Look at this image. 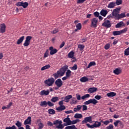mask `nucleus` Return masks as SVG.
Wrapping results in <instances>:
<instances>
[{
  "mask_svg": "<svg viewBox=\"0 0 129 129\" xmlns=\"http://www.w3.org/2000/svg\"><path fill=\"white\" fill-rule=\"evenodd\" d=\"M113 73L115 75H119L121 73V70L118 68L115 69L114 71H113Z\"/></svg>",
  "mask_w": 129,
  "mask_h": 129,
  "instance_id": "obj_26",
  "label": "nucleus"
},
{
  "mask_svg": "<svg viewBox=\"0 0 129 129\" xmlns=\"http://www.w3.org/2000/svg\"><path fill=\"white\" fill-rule=\"evenodd\" d=\"M0 32L1 33H4L6 32V26L5 24H2L0 25Z\"/></svg>",
  "mask_w": 129,
  "mask_h": 129,
  "instance_id": "obj_13",
  "label": "nucleus"
},
{
  "mask_svg": "<svg viewBox=\"0 0 129 129\" xmlns=\"http://www.w3.org/2000/svg\"><path fill=\"white\" fill-rule=\"evenodd\" d=\"M15 125L19 128L21 127L22 126V122H20L19 120L17 121Z\"/></svg>",
  "mask_w": 129,
  "mask_h": 129,
  "instance_id": "obj_41",
  "label": "nucleus"
},
{
  "mask_svg": "<svg viewBox=\"0 0 129 129\" xmlns=\"http://www.w3.org/2000/svg\"><path fill=\"white\" fill-rule=\"evenodd\" d=\"M47 102L45 100L43 101H41L40 104V106L42 107L45 106L46 107H47Z\"/></svg>",
  "mask_w": 129,
  "mask_h": 129,
  "instance_id": "obj_31",
  "label": "nucleus"
},
{
  "mask_svg": "<svg viewBox=\"0 0 129 129\" xmlns=\"http://www.w3.org/2000/svg\"><path fill=\"white\" fill-rule=\"evenodd\" d=\"M49 56V49H47L44 55V57H48Z\"/></svg>",
  "mask_w": 129,
  "mask_h": 129,
  "instance_id": "obj_48",
  "label": "nucleus"
},
{
  "mask_svg": "<svg viewBox=\"0 0 129 129\" xmlns=\"http://www.w3.org/2000/svg\"><path fill=\"white\" fill-rule=\"evenodd\" d=\"M116 6V4L115 3V2H113L111 3H110L108 4L107 8H108L109 9H112L114 8Z\"/></svg>",
  "mask_w": 129,
  "mask_h": 129,
  "instance_id": "obj_22",
  "label": "nucleus"
},
{
  "mask_svg": "<svg viewBox=\"0 0 129 129\" xmlns=\"http://www.w3.org/2000/svg\"><path fill=\"white\" fill-rule=\"evenodd\" d=\"M101 122H103L104 125H107L110 123L109 120H107L105 121H101Z\"/></svg>",
  "mask_w": 129,
  "mask_h": 129,
  "instance_id": "obj_50",
  "label": "nucleus"
},
{
  "mask_svg": "<svg viewBox=\"0 0 129 129\" xmlns=\"http://www.w3.org/2000/svg\"><path fill=\"white\" fill-rule=\"evenodd\" d=\"M47 105L49 107H53L54 104L52 103H51L50 101H47Z\"/></svg>",
  "mask_w": 129,
  "mask_h": 129,
  "instance_id": "obj_54",
  "label": "nucleus"
},
{
  "mask_svg": "<svg viewBox=\"0 0 129 129\" xmlns=\"http://www.w3.org/2000/svg\"><path fill=\"white\" fill-rule=\"evenodd\" d=\"M48 112L49 114H55V111L53 109H48Z\"/></svg>",
  "mask_w": 129,
  "mask_h": 129,
  "instance_id": "obj_35",
  "label": "nucleus"
},
{
  "mask_svg": "<svg viewBox=\"0 0 129 129\" xmlns=\"http://www.w3.org/2000/svg\"><path fill=\"white\" fill-rule=\"evenodd\" d=\"M38 125L39 126L38 129H42L44 127V124L42 122H40Z\"/></svg>",
  "mask_w": 129,
  "mask_h": 129,
  "instance_id": "obj_47",
  "label": "nucleus"
},
{
  "mask_svg": "<svg viewBox=\"0 0 129 129\" xmlns=\"http://www.w3.org/2000/svg\"><path fill=\"white\" fill-rule=\"evenodd\" d=\"M76 28L78 30H80L81 29H82V25L81 23H78L77 25H76Z\"/></svg>",
  "mask_w": 129,
  "mask_h": 129,
  "instance_id": "obj_51",
  "label": "nucleus"
},
{
  "mask_svg": "<svg viewBox=\"0 0 129 129\" xmlns=\"http://www.w3.org/2000/svg\"><path fill=\"white\" fill-rule=\"evenodd\" d=\"M66 109V107L65 106H59L57 108H56V110L58 112H61L63 110H65Z\"/></svg>",
  "mask_w": 129,
  "mask_h": 129,
  "instance_id": "obj_24",
  "label": "nucleus"
},
{
  "mask_svg": "<svg viewBox=\"0 0 129 129\" xmlns=\"http://www.w3.org/2000/svg\"><path fill=\"white\" fill-rule=\"evenodd\" d=\"M108 12L106 10L102 9L100 12V15L104 17H105Z\"/></svg>",
  "mask_w": 129,
  "mask_h": 129,
  "instance_id": "obj_20",
  "label": "nucleus"
},
{
  "mask_svg": "<svg viewBox=\"0 0 129 129\" xmlns=\"http://www.w3.org/2000/svg\"><path fill=\"white\" fill-rule=\"evenodd\" d=\"M106 129H113V124H109L108 126L106 127Z\"/></svg>",
  "mask_w": 129,
  "mask_h": 129,
  "instance_id": "obj_58",
  "label": "nucleus"
},
{
  "mask_svg": "<svg viewBox=\"0 0 129 129\" xmlns=\"http://www.w3.org/2000/svg\"><path fill=\"white\" fill-rule=\"evenodd\" d=\"M59 97H54L52 99H51V101L52 102H56L59 101Z\"/></svg>",
  "mask_w": 129,
  "mask_h": 129,
  "instance_id": "obj_32",
  "label": "nucleus"
},
{
  "mask_svg": "<svg viewBox=\"0 0 129 129\" xmlns=\"http://www.w3.org/2000/svg\"><path fill=\"white\" fill-rule=\"evenodd\" d=\"M98 23V19L97 18H93L91 20V27L93 28H97Z\"/></svg>",
  "mask_w": 129,
  "mask_h": 129,
  "instance_id": "obj_10",
  "label": "nucleus"
},
{
  "mask_svg": "<svg viewBox=\"0 0 129 129\" xmlns=\"http://www.w3.org/2000/svg\"><path fill=\"white\" fill-rule=\"evenodd\" d=\"M25 39V36H23L21 37H20L19 39H18L17 41V45H20L22 43Z\"/></svg>",
  "mask_w": 129,
  "mask_h": 129,
  "instance_id": "obj_23",
  "label": "nucleus"
},
{
  "mask_svg": "<svg viewBox=\"0 0 129 129\" xmlns=\"http://www.w3.org/2000/svg\"><path fill=\"white\" fill-rule=\"evenodd\" d=\"M58 32H59V29H55L53 31L51 32V33L53 35L56 34Z\"/></svg>",
  "mask_w": 129,
  "mask_h": 129,
  "instance_id": "obj_49",
  "label": "nucleus"
},
{
  "mask_svg": "<svg viewBox=\"0 0 129 129\" xmlns=\"http://www.w3.org/2000/svg\"><path fill=\"white\" fill-rule=\"evenodd\" d=\"M96 65V63L95 62V61H92L90 62L88 66L87 67V69H90L91 67H93V66H95Z\"/></svg>",
  "mask_w": 129,
  "mask_h": 129,
  "instance_id": "obj_28",
  "label": "nucleus"
},
{
  "mask_svg": "<svg viewBox=\"0 0 129 129\" xmlns=\"http://www.w3.org/2000/svg\"><path fill=\"white\" fill-rule=\"evenodd\" d=\"M92 123V116H87L84 118V119L82 121V124H85L87 122Z\"/></svg>",
  "mask_w": 129,
  "mask_h": 129,
  "instance_id": "obj_6",
  "label": "nucleus"
},
{
  "mask_svg": "<svg viewBox=\"0 0 129 129\" xmlns=\"http://www.w3.org/2000/svg\"><path fill=\"white\" fill-rule=\"evenodd\" d=\"M82 108V106L81 105H78L77 106V109L78 110V111H80Z\"/></svg>",
  "mask_w": 129,
  "mask_h": 129,
  "instance_id": "obj_63",
  "label": "nucleus"
},
{
  "mask_svg": "<svg viewBox=\"0 0 129 129\" xmlns=\"http://www.w3.org/2000/svg\"><path fill=\"white\" fill-rule=\"evenodd\" d=\"M110 47V44L109 43H107L105 45V49L108 50Z\"/></svg>",
  "mask_w": 129,
  "mask_h": 129,
  "instance_id": "obj_52",
  "label": "nucleus"
},
{
  "mask_svg": "<svg viewBox=\"0 0 129 129\" xmlns=\"http://www.w3.org/2000/svg\"><path fill=\"white\" fill-rule=\"evenodd\" d=\"M63 100H61V101H60L59 102H58V104L59 105V106H65L63 104Z\"/></svg>",
  "mask_w": 129,
  "mask_h": 129,
  "instance_id": "obj_57",
  "label": "nucleus"
},
{
  "mask_svg": "<svg viewBox=\"0 0 129 129\" xmlns=\"http://www.w3.org/2000/svg\"><path fill=\"white\" fill-rule=\"evenodd\" d=\"M62 123V121H59V120H56L55 121H54L53 124V125H57V124H61Z\"/></svg>",
  "mask_w": 129,
  "mask_h": 129,
  "instance_id": "obj_44",
  "label": "nucleus"
},
{
  "mask_svg": "<svg viewBox=\"0 0 129 129\" xmlns=\"http://www.w3.org/2000/svg\"><path fill=\"white\" fill-rule=\"evenodd\" d=\"M63 122L66 123V125H71V120H70V118L69 117V116H68V117H66L63 119Z\"/></svg>",
  "mask_w": 129,
  "mask_h": 129,
  "instance_id": "obj_14",
  "label": "nucleus"
},
{
  "mask_svg": "<svg viewBox=\"0 0 129 129\" xmlns=\"http://www.w3.org/2000/svg\"><path fill=\"white\" fill-rule=\"evenodd\" d=\"M89 80H91V79H89L87 77H83L81 78V79H80V81L83 83H85Z\"/></svg>",
  "mask_w": 129,
  "mask_h": 129,
  "instance_id": "obj_21",
  "label": "nucleus"
},
{
  "mask_svg": "<svg viewBox=\"0 0 129 129\" xmlns=\"http://www.w3.org/2000/svg\"><path fill=\"white\" fill-rule=\"evenodd\" d=\"M122 0H116V5L119 6L122 4Z\"/></svg>",
  "mask_w": 129,
  "mask_h": 129,
  "instance_id": "obj_46",
  "label": "nucleus"
},
{
  "mask_svg": "<svg viewBox=\"0 0 129 129\" xmlns=\"http://www.w3.org/2000/svg\"><path fill=\"white\" fill-rule=\"evenodd\" d=\"M94 124H96V126H95V127H99L101 125V122H95Z\"/></svg>",
  "mask_w": 129,
  "mask_h": 129,
  "instance_id": "obj_55",
  "label": "nucleus"
},
{
  "mask_svg": "<svg viewBox=\"0 0 129 129\" xmlns=\"http://www.w3.org/2000/svg\"><path fill=\"white\" fill-rule=\"evenodd\" d=\"M54 82V79L53 77H51L44 81V83L45 84V85H46V86L50 87L53 85Z\"/></svg>",
  "mask_w": 129,
  "mask_h": 129,
  "instance_id": "obj_1",
  "label": "nucleus"
},
{
  "mask_svg": "<svg viewBox=\"0 0 129 129\" xmlns=\"http://www.w3.org/2000/svg\"><path fill=\"white\" fill-rule=\"evenodd\" d=\"M71 69L72 71H76L77 69V66L76 64H75L71 68Z\"/></svg>",
  "mask_w": 129,
  "mask_h": 129,
  "instance_id": "obj_53",
  "label": "nucleus"
},
{
  "mask_svg": "<svg viewBox=\"0 0 129 129\" xmlns=\"http://www.w3.org/2000/svg\"><path fill=\"white\" fill-rule=\"evenodd\" d=\"M94 15L95 17L98 18V17L99 16V13L98 12H95L94 13Z\"/></svg>",
  "mask_w": 129,
  "mask_h": 129,
  "instance_id": "obj_62",
  "label": "nucleus"
},
{
  "mask_svg": "<svg viewBox=\"0 0 129 129\" xmlns=\"http://www.w3.org/2000/svg\"><path fill=\"white\" fill-rule=\"evenodd\" d=\"M123 24V22L122 21L119 22L117 24V25H115V28H120L122 26Z\"/></svg>",
  "mask_w": 129,
  "mask_h": 129,
  "instance_id": "obj_29",
  "label": "nucleus"
},
{
  "mask_svg": "<svg viewBox=\"0 0 129 129\" xmlns=\"http://www.w3.org/2000/svg\"><path fill=\"white\" fill-rule=\"evenodd\" d=\"M102 26L105 27L107 28H110L111 27V23L110 20H107V19H105L103 23H102Z\"/></svg>",
  "mask_w": 129,
  "mask_h": 129,
  "instance_id": "obj_3",
  "label": "nucleus"
},
{
  "mask_svg": "<svg viewBox=\"0 0 129 129\" xmlns=\"http://www.w3.org/2000/svg\"><path fill=\"white\" fill-rule=\"evenodd\" d=\"M71 71H70V70H68V71H67V72L66 73V76L67 77L70 78V76H71Z\"/></svg>",
  "mask_w": 129,
  "mask_h": 129,
  "instance_id": "obj_33",
  "label": "nucleus"
},
{
  "mask_svg": "<svg viewBox=\"0 0 129 129\" xmlns=\"http://www.w3.org/2000/svg\"><path fill=\"white\" fill-rule=\"evenodd\" d=\"M28 6H29V3L27 2H25L22 3V5L21 7H23L24 9H26Z\"/></svg>",
  "mask_w": 129,
  "mask_h": 129,
  "instance_id": "obj_38",
  "label": "nucleus"
},
{
  "mask_svg": "<svg viewBox=\"0 0 129 129\" xmlns=\"http://www.w3.org/2000/svg\"><path fill=\"white\" fill-rule=\"evenodd\" d=\"M50 68V66L49 64H48V65H46V66H45L42 67L41 69V71H44L45 70L48 69Z\"/></svg>",
  "mask_w": 129,
  "mask_h": 129,
  "instance_id": "obj_36",
  "label": "nucleus"
},
{
  "mask_svg": "<svg viewBox=\"0 0 129 129\" xmlns=\"http://www.w3.org/2000/svg\"><path fill=\"white\" fill-rule=\"evenodd\" d=\"M65 129H77V128L75 127V125H73L72 126H68L66 127Z\"/></svg>",
  "mask_w": 129,
  "mask_h": 129,
  "instance_id": "obj_40",
  "label": "nucleus"
},
{
  "mask_svg": "<svg viewBox=\"0 0 129 129\" xmlns=\"http://www.w3.org/2000/svg\"><path fill=\"white\" fill-rule=\"evenodd\" d=\"M124 55L125 56H128L129 55V47L125 49L124 50Z\"/></svg>",
  "mask_w": 129,
  "mask_h": 129,
  "instance_id": "obj_43",
  "label": "nucleus"
},
{
  "mask_svg": "<svg viewBox=\"0 0 129 129\" xmlns=\"http://www.w3.org/2000/svg\"><path fill=\"white\" fill-rule=\"evenodd\" d=\"M80 120L79 119H77L75 120H74L73 121H71V125L76 124L77 123L80 122Z\"/></svg>",
  "mask_w": 129,
  "mask_h": 129,
  "instance_id": "obj_34",
  "label": "nucleus"
},
{
  "mask_svg": "<svg viewBox=\"0 0 129 129\" xmlns=\"http://www.w3.org/2000/svg\"><path fill=\"white\" fill-rule=\"evenodd\" d=\"M85 45H82V44H79L78 45V48L80 49V50L82 51L83 49H85Z\"/></svg>",
  "mask_w": 129,
  "mask_h": 129,
  "instance_id": "obj_37",
  "label": "nucleus"
},
{
  "mask_svg": "<svg viewBox=\"0 0 129 129\" xmlns=\"http://www.w3.org/2000/svg\"><path fill=\"white\" fill-rule=\"evenodd\" d=\"M64 126L61 124V123L59 124L58 125L56 126V128H59V129H63Z\"/></svg>",
  "mask_w": 129,
  "mask_h": 129,
  "instance_id": "obj_59",
  "label": "nucleus"
},
{
  "mask_svg": "<svg viewBox=\"0 0 129 129\" xmlns=\"http://www.w3.org/2000/svg\"><path fill=\"white\" fill-rule=\"evenodd\" d=\"M73 98V96L72 95H69L68 96H66L64 97L63 101L65 102L68 103V102H69L70 100L71 99V98Z\"/></svg>",
  "mask_w": 129,
  "mask_h": 129,
  "instance_id": "obj_18",
  "label": "nucleus"
},
{
  "mask_svg": "<svg viewBox=\"0 0 129 129\" xmlns=\"http://www.w3.org/2000/svg\"><path fill=\"white\" fill-rule=\"evenodd\" d=\"M77 99L78 100H81L82 99V100H85L87 98L90 97V94H87L83 96L82 97H81L80 95L76 94Z\"/></svg>",
  "mask_w": 129,
  "mask_h": 129,
  "instance_id": "obj_9",
  "label": "nucleus"
},
{
  "mask_svg": "<svg viewBox=\"0 0 129 129\" xmlns=\"http://www.w3.org/2000/svg\"><path fill=\"white\" fill-rule=\"evenodd\" d=\"M5 129H17V127H16V126L13 125L12 127L7 126Z\"/></svg>",
  "mask_w": 129,
  "mask_h": 129,
  "instance_id": "obj_64",
  "label": "nucleus"
},
{
  "mask_svg": "<svg viewBox=\"0 0 129 129\" xmlns=\"http://www.w3.org/2000/svg\"><path fill=\"white\" fill-rule=\"evenodd\" d=\"M87 126L89 127V128H94V127H95V126H97L96 124H94L93 125H90V124L89 123H87Z\"/></svg>",
  "mask_w": 129,
  "mask_h": 129,
  "instance_id": "obj_42",
  "label": "nucleus"
},
{
  "mask_svg": "<svg viewBox=\"0 0 129 129\" xmlns=\"http://www.w3.org/2000/svg\"><path fill=\"white\" fill-rule=\"evenodd\" d=\"M102 97L100 95H96L95 96V98L97 99V100H99L100 99H101Z\"/></svg>",
  "mask_w": 129,
  "mask_h": 129,
  "instance_id": "obj_60",
  "label": "nucleus"
},
{
  "mask_svg": "<svg viewBox=\"0 0 129 129\" xmlns=\"http://www.w3.org/2000/svg\"><path fill=\"white\" fill-rule=\"evenodd\" d=\"M49 91L48 90H42L40 93H39L40 95L41 96H48L49 94Z\"/></svg>",
  "mask_w": 129,
  "mask_h": 129,
  "instance_id": "obj_15",
  "label": "nucleus"
},
{
  "mask_svg": "<svg viewBox=\"0 0 129 129\" xmlns=\"http://www.w3.org/2000/svg\"><path fill=\"white\" fill-rule=\"evenodd\" d=\"M23 2H18L16 4L17 7H22Z\"/></svg>",
  "mask_w": 129,
  "mask_h": 129,
  "instance_id": "obj_61",
  "label": "nucleus"
},
{
  "mask_svg": "<svg viewBox=\"0 0 129 129\" xmlns=\"http://www.w3.org/2000/svg\"><path fill=\"white\" fill-rule=\"evenodd\" d=\"M97 91V88H94V87L90 88L88 90V92L90 94L93 93Z\"/></svg>",
  "mask_w": 129,
  "mask_h": 129,
  "instance_id": "obj_16",
  "label": "nucleus"
},
{
  "mask_svg": "<svg viewBox=\"0 0 129 129\" xmlns=\"http://www.w3.org/2000/svg\"><path fill=\"white\" fill-rule=\"evenodd\" d=\"M32 37L31 36H28L26 38L25 41H24L23 43V46L27 47L28 46L30 45V42H31V40H32Z\"/></svg>",
  "mask_w": 129,
  "mask_h": 129,
  "instance_id": "obj_4",
  "label": "nucleus"
},
{
  "mask_svg": "<svg viewBox=\"0 0 129 129\" xmlns=\"http://www.w3.org/2000/svg\"><path fill=\"white\" fill-rule=\"evenodd\" d=\"M114 125L115 127L118 126V125H119V128L121 129H122L124 127L123 122H121L120 120H117L115 121V122H114Z\"/></svg>",
  "mask_w": 129,
  "mask_h": 129,
  "instance_id": "obj_7",
  "label": "nucleus"
},
{
  "mask_svg": "<svg viewBox=\"0 0 129 129\" xmlns=\"http://www.w3.org/2000/svg\"><path fill=\"white\" fill-rule=\"evenodd\" d=\"M121 34V32L119 31H116L113 32V35L114 36H117Z\"/></svg>",
  "mask_w": 129,
  "mask_h": 129,
  "instance_id": "obj_39",
  "label": "nucleus"
},
{
  "mask_svg": "<svg viewBox=\"0 0 129 129\" xmlns=\"http://www.w3.org/2000/svg\"><path fill=\"white\" fill-rule=\"evenodd\" d=\"M98 103V101L97 100H95V99H90V100L84 102V103L85 105H89L91 103L94 105H96L97 103Z\"/></svg>",
  "mask_w": 129,
  "mask_h": 129,
  "instance_id": "obj_5",
  "label": "nucleus"
},
{
  "mask_svg": "<svg viewBox=\"0 0 129 129\" xmlns=\"http://www.w3.org/2000/svg\"><path fill=\"white\" fill-rule=\"evenodd\" d=\"M107 97L109 98L114 97L116 96V93L113 92L108 93L106 94Z\"/></svg>",
  "mask_w": 129,
  "mask_h": 129,
  "instance_id": "obj_19",
  "label": "nucleus"
},
{
  "mask_svg": "<svg viewBox=\"0 0 129 129\" xmlns=\"http://www.w3.org/2000/svg\"><path fill=\"white\" fill-rule=\"evenodd\" d=\"M55 85H56L58 88H60L62 86V85H63V83L61 79H58L55 81Z\"/></svg>",
  "mask_w": 129,
  "mask_h": 129,
  "instance_id": "obj_11",
  "label": "nucleus"
},
{
  "mask_svg": "<svg viewBox=\"0 0 129 129\" xmlns=\"http://www.w3.org/2000/svg\"><path fill=\"white\" fill-rule=\"evenodd\" d=\"M31 117L28 116L27 119L24 122V125L31 124Z\"/></svg>",
  "mask_w": 129,
  "mask_h": 129,
  "instance_id": "obj_17",
  "label": "nucleus"
},
{
  "mask_svg": "<svg viewBox=\"0 0 129 129\" xmlns=\"http://www.w3.org/2000/svg\"><path fill=\"white\" fill-rule=\"evenodd\" d=\"M67 69H68V67L67 66H64L63 68L60 69L59 71H57V73L61 77L63 76L64 74H65Z\"/></svg>",
  "mask_w": 129,
  "mask_h": 129,
  "instance_id": "obj_2",
  "label": "nucleus"
},
{
  "mask_svg": "<svg viewBox=\"0 0 129 129\" xmlns=\"http://www.w3.org/2000/svg\"><path fill=\"white\" fill-rule=\"evenodd\" d=\"M76 119H81L83 117V115L82 114L76 113L74 116Z\"/></svg>",
  "mask_w": 129,
  "mask_h": 129,
  "instance_id": "obj_27",
  "label": "nucleus"
},
{
  "mask_svg": "<svg viewBox=\"0 0 129 129\" xmlns=\"http://www.w3.org/2000/svg\"><path fill=\"white\" fill-rule=\"evenodd\" d=\"M119 11H120V9L116 8L115 9H114L113 11V12L112 13L113 16L116 18V19L118 20V13Z\"/></svg>",
  "mask_w": 129,
  "mask_h": 129,
  "instance_id": "obj_8",
  "label": "nucleus"
},
{
  "mask_svg": "<svg viewBox=\"0 0 129 129\" xmlns=\"http://www.w3.org/2000/svg\"><path fill=\"white\" fill-rule=\"evenodd\" d=\"M74 52L73 51H71L70 52H69V54H68V56L70 58H73L75 59V57H74Z\"/></svg>",
  "mask_w": 129,
  "mask_h": 129,
  "instance_id": "obj_25",
  "label": "nucleus"
},
{
  "mask_svg": "<svg viewBox=\"0 0 129 129\" xmlns=\"http://www.w3.org/2000/svg\"><path fill=\"white\" fill-rule=\"evenodd\" d=\"M125 17L126 16L125 13H121V14H119L117 20H118L121 18H125Z\"/></svg>",
  "mask_w": 129,
  "mask_h": 129,
  "instance_id": "obj_30",
  "label": "nucleus"
},
{
  "mask_svg": "<svg viewBox=\"0 0 129 129\" xmlns=\"http://www.w3.org/2000/svg\"><path fill=\"white\" fill-rule=\"evenodd\" d=\"M127 28H125L124 29L121 30L120 32L121 33V34L124 33L125 32H126V31H127Z\"/></svg>",
  "mask_w": 129,
  "mask_h": 129,
  "instance_id": "obj_56",
  "label": "nucleus"
},
{
  "mask_svg": "<svg viewBox=\"0 0 129 129\" xmlns=\"http://www.w3.org/2000/svg\"><path fill=\"white\" fill-rule=\"evenodd\" d=\"M53 76L54 78H55V79L58 78H60L61 77L59 74H58V73L56 72L54 74H53Z\"/></svg>",
  "mask_w": 129,
  "mask_h": 129,
  "instance_id": "obj_45",
  "label": "nucleus"
},
{
  "mask_svg": "<svg viewBox=\"0 0 129 129\" xmlns=\"http://www.w3.org/2000/svg\"><path fill=\"white\" fill-rule=\"evenodd\" d=\"M49 50H50V54L51 55H54L57 52V50L56 48H54L53 46L50 47Z\"/></svg>",
  "mask_w": 129,
  "mask_h": 129,
  "instance_id": "obj_12",
  "label": "nucleus"
}]
</instances>
